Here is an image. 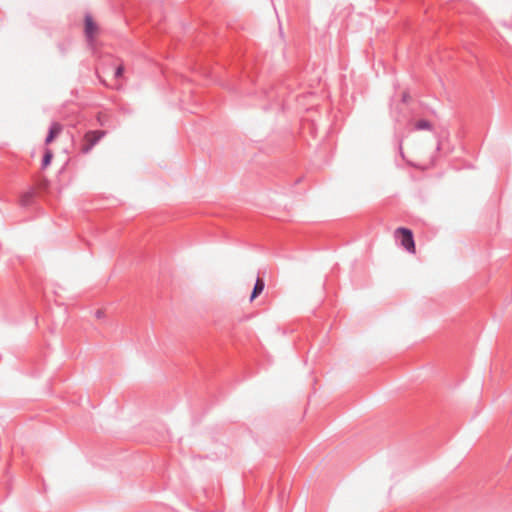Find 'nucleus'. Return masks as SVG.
Masks as SVG:
<instances>
[{"instance_id": "0eeeda50", "label": "nucleus", "mask_w": 512, "mask_h": 512, "mask_svg": "<svg viewBox=\"0 0 512 512\" xmlns=\"http://www.w3.org/2000/svg\"><path fill=\"white\" fill-rule=\"evenodd\" d=\"M53 158V153L51 150H46L44 158H43V167H47Z\"/></svg>"}, {"instance_id": "9b49d317", "label": "nucleus", "mask_w": 512, "mask_h": 512, "mask_svg": "<svg viewBox=\"0 0 512 512\" xmlns=\"http://www.w3.org/2000/svg\"><path fill=\"white\" fill-rule=\"evenodd\" d=\"M95 316L97 318H103L104 317V311L103 310H97L96 313H95Z\"/></svg>"}, {"instance_id": "423d86ee", "label": "nucleus", "mask_w": 512, "mask_h": 512, "mask_svg": "<svg viewBox=\"0 0 512 512\" xmlns=\"http://www.w3.org/2000/svg\"><path fill=\"white\" fill-rule=\"evenodd\" d=\"M414 126H415V129H417V130H431L432 129L431 123L425 119L417 120L415 122Z\"/></svg>"}, {"instance_id": "1a4fd4ad", "label": "nucleus", "mask_w": 512, "mask_h": 512, "mask_svg": "<svg viewBox=\"0 0 512 512\" xmlns=\"http://www.w3.org/2000/svg\"><path fill=\"white\" fill-rule=\"evenodd\" d=\"M123 72H124V67L123 66H119L117 69H116V72H115V76L116 77H120L123 75Z\"/></svg>"}, {"instance_id": "f8f14e48", "label": "nucleus", "mask_w": 512, "mask_h": 512, "mask_svg": "<svg viewBox=\"0 0 512 512\" xmlns=\"http://www.w3.org/2000/svg\"><path fill=\"white\" fill-rule=\"evenodd\" d=\"M400 154L402 156L403 159H406L404 153H403V149H402V145L400 144Z\"/></svg>"}, {"instance_id": "9d476101", "label": "nucleus", "mask_w": 512, "mask_h": 512, "mask_svg": "<svg viewBox=\"0 0 512 512\" xmlns=\"http://www.w3.org/2000/svg\"><path fill=\"white\" fill-rule=\"evenodd\" d=\"M408 162H409L411 165L416 166V167H419V168H421V169H427V168L429 167L428 165H427V166H420V165H418L417 163H415V162H413V161H411V160H408Z\"/></svg>"}, {"instance_id": "20e7f679", "label": "nucleus", "mask_w": 512, "mask_h": 512, "mask_svg": "<svg viewBox=\"0 0 512 512\" xmlns=\"http://www.w3.org/2000/svg\"><path fill=\"white\" fill-rule=\"evenodd\" d=\"M264 287V280L258 277L251 292L250 301H253L256 297H258L264 290Z\"/></svg>"}, {"instance_id": "f257e3e1", "label": "nucleus", "mask_w": 512, "mask_h": 512, "mask_svg": "<svg viewBox=\"0 0 512 512\" xmlns=\"http://www.w3.org/2000/svg\"><path fill=\"white\" fill-rule=\"evenodd\" d=\"M394 238L407 252L415 253V241L412 230L405 226H399L394 232Z\"/></svg>"}, {"instance_id": "39448f33", "label": "nucleus", "mask_w": 512, "mask_h": 512, "mask_svg": "<svg viewBox=\"0 0 512 512\" xmlns=\"http://www.w3.org/2000/svg\"><path fill=\"white\" fill-rule=\"evenodd\" d=\"M61 130H62V127L60 124H58V123L53 124L49 131V134L46 138V144L51 143L60 134Z\"/></svg>"}, {"instance_id": "f03ea898", "label": "nucleus", "mask_w": 512, "mask_h": 512, "mask_svg": "<svg viewBox=\"0 0 512 512\" xmlns=\"http://www.w3.org/2000/svg\"><path fill=\"white\" fill-rule=\"evenodd\" d=\"M104 131H90L86 133L84 137V143L82 145V152L88 153L93 146L104 136Z\"/></svg>"}, {"instance_id": "6e6552de", "label": "nucleus", "mask_w": 512, "mask_h": 512, "mask_svg": "<svg viewBox=\"0 0 512 512\" xmlns=\"http://www.w3.org/2000/svg\"><path fill=\"white\" fill-rule=\"evenodd\" d=\"M33 198V192H27L22 196V203H27Z\"/></svg>"}, {"instance_id": "7ed1b4c3", "label": "nucleus", "mask_w": 512, "mask_h": 512, "mask_svg": "<svg viewBox=\"0 0 512 512\" xmlns=\"http://www.w3.org/2000/svg\"><path fill=\"white\" fill-rule=\"evenodd\" d=\"M84 32L88 40L92 41L98 35L99 27L94 21L93 17L89 14L85 16Z\"/></svg>"}]
</instances>
